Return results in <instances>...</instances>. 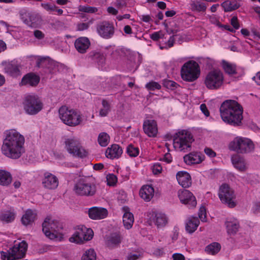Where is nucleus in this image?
<instances>
[{"instance_id": "1", "label": "nucleus", "mask_w": 260, "mask_h": 260, "mask_svg": "<svg viewBox=\"0 0 260 260\" xmlns=\"http://www.w3.org/2000/svg\"><path fill=\"white\" fill-rule=\"evenodd\" d=\"M5 134L2 146L3 154L12 159L19 158L25 151L24 137L13 129L7 131Z\"/></svg>"}, {"instance_id": "2", "label": "nucleus", "mask_w": 260, "mask_h": 260, "mask_svg": "<svg viewBox=\"0 0 260 260\" xmlns=\"http://www.w3.org/2000/svg\"><path fill=\"white\" fill-rule=\"evenodd\" d=\"M243 112L242 106L235 100H226L220 107V116L222 120L234 126L242 125Z\"/></svg>"}, {"instance_id": "3", "label": "nucleus", "mask_w": 260, "mask_h": 260, "mask_svg": "<svg viewBox=\"0 0 260 260\" xmlns=\"http://www.w3.org/2000/svg\"><path fill=\"white\" fill-rule=\"evenodd\" d=\"M61 121L66 125L75 126L81 122V118L76 111L66 106H61L58 110Z\"/></svg>"}, {"instance_id": "4", "label": "nucleus", "mask_w": 260, "mask_h": 260, "mask_svg": "<svg viewBox=\"0 0 260 260\" xmlns=\"http://www.w3.org/2000/svg\"><path fill=\"white\" fill-rule=\"evenodd\" d=\"M200 75V67L195 61L189 60L185 63L181 68V76L184 81L193 82L199 77Z\"/></svg>"}, {"instance_id": "5", "label": "nucleus", "mask_w": 260, "mask_h": 260, "mask_svg": "<svg viewBox=\"0 0 260 260\" xmlns=\"http://www.w3.org/2000/svg\"><path fill=\"white\" fill-rule=\"evenodd\" d=\"M27 249V244L25 241H22L18 245H15L7 252H1L2 260H17L23 258Z\"/></svg>"}, {"instance_id": "6", "label": "nucleus", "mask_w": 260, "mask_h": 260, "mask_svg": "<svg viewBox=\"0 0 260 260\" xmlns=\"http://www.w3.org/2000/svg\"><path fill=\"white\" fill-rule=\"evenodd\" d=\"M229 148L238 153H247L253 150L254 146L250 139L236 137L230 143Z\"/></svg>"}, {"instance_id": "7", "label": "nucleus", "mask_w": 260, "mask_h": 260, "mask_svg": "<svg viewBox=\"0 0 260 260\" xmlns=\"http://www.w3.org/2000/svg\"><path fill=\"white\" fill-rule=\"evenodd\" d=\"M193 141L190 133L183 130L176 134L173 139V145L175 149L185 151L191 147V144Z\"/></svg>"}, {"instance_id": "8", "label": "nucleus", "mask_w": 260, "mask_h": 260, "mask_svg": "<svg viewBox=\"0 0 260 260\" xmlns=\"http://www.w3.org/2000/svg\"><path fill=\"white\" fill-rule=\"evenodd\" d=\"M222 73L218 70H214L208 73L205 80V84L209 89H217L223 84Z\"/></svg>"}, {"instance_id": "9", "label": "nucleus", "mask_w": 260, "mask_h": 260, "mask_svg": "<svg viewBox=\"0 0 260 260\" xmlns=\"http://www.w3.org/2000/svg\"><path fill=\"white\" fill-rule=\"evenodd\" d=\"M25 112L30 115H35L39 113L43 108V103L38 96L28 95L25 98L23 102Z\"/></svg>"}, {"instance_id": "10", "label": "nucleus", "mask_w": 260, "mask_h": 260, "mask_svg": "<svg viewBox=\"0 0 260 260\" xmlns=\"http://www.w3.org/2000/svg\"><path fill=\"white\" fill-rule=\"evenodd\" d=\"M218 196L221 202L228 205L229 207L236 206V203L233 201L236 198L234 191L228 184L224 183L220 186Z\"/></svg>"}, {"instance_id": "11", "label": "nucleus", "mask_w": 260, "mask_h": 260, "mask_svg": "<svg viewBox=\"0 0 260 260\" xmlns=\"http://www.w3.org/2000/svg\"><path fill=\"white\" fill-rule=\"evenodd\" d=\"M65 144L68 152L73 156L80 158L87 156V152L77 140L68 139L65 141Z\"/></svg>"}, {"instance_id": "12", "label": "nucleus", "mask_w": 260, "mask_h": 260, "mask_svg": "<svg viewBox=\"0 0 260 260\" xmlns=\"http://www.w3.org/2000/svg\"><path fill=\"white\" fill-rule=\"evenodd\" d=\"M62 229L59 222L56 220H51L46 218L42 223V231L46 237L50 239H54L57 237L56 234Z\"/></svg>"}, {"instance_id": "13", "label": "nucleus", "mask_w": 260, "mask_h": 260, "mask_svg": "<svg viewBox=\"0 0 260 260\" xmlns=\"http://www.w3.org/2000/svg\"><path fill=\"white\" fill-rule=\"evenodd\" d=\"M74 189L78 195L92 196L95 193L96 187L94 184L81 180L75 185Z\"/></svg>"}, {"instance_id": "14", "label": "nucleus", "mask_w": 260, "mask_h": 260, "mask_svg": "<svg viewBox=\"0 0 260 260\" xmlns=\"http://www.w3.org/2000/svg\"><path fill=\"white\" fill-rule=\"evenodd\" d=\"M1 66L5 73L10 76L16 77L21 75L20 68L21 66L17 60L3 61L1 63Z\"/></svg>"}, {"instance_id": "15", "label": "nucleus", "mask_w": 260, "mask_h": 260, "mask_svg": "<svg viewBox=\"0 0 260 260\" xmlns=\"http://www.w3.org/2000/svg\"><path fill=\"white\" fill-rule=\"evenodd\" d=\"M97 31L104 38H110L114 34V26L108 21H103L97 25Z\"/></svg>"}, {"instance_id": "16", "label": "nucleus", "mask_w": 260, "mask_h": 260, "mask_svg": "<svg viewBox=\"0 0 260 260\" xmlns=\"http://www.w3.org/2000/svg\"><path fill=\"white\" fill-rule=\"evenodd\" d=\"M21 19L25 24L31 27H38L41 21L39 15L28 12L21 13Z\"/></svg>"}, {"instance_id": "17", "label": "nucleus", "mask_w": 260, "mask_h": 260, "mask_svg": "<svg viewBox=\"0 0 260 260\" xmlns=\"http://www.w3.org/2000/svg\"><path fill=\"white\" fill-rule=\"evenodd\" d=\"M178 197L180 202L188 205L190 207H194L197 205V201L193 194L188 190L178 191Z\"/></svg>"}, {"instance_id": "18", "label": "nucleus", "mask_w": 260, "mask_h": 260, "mask_svg": "<svg viewBox=\"0 0 260 260\" xmlns=\"http://www.w3.org/2000/svg\"><path fill=\"white\" fill-rule=\"evenodd\" d=\"M56 65V63L48 56H37L36 67L47 69L50 73H51Z\"/></svg>"}, {"instance_id": "19", "label": "nucleus", "mask_w": 260, "mask_h": 260, "mask_svg": "<svg viewBox=\"0 0 260 260\" xmlns=\"http://www.w3.org/2000/svg\"><path fill=\"white\" fill-rule=\"evenodd\" d=\"M42 184L44 187L49 189H54L58 185L57 178L54 175L46 172L44 174V178L42 179Z\"/></svg>"}, {"instance_id": "20", "label": "nucleus", "mask_w": 260, "mask_h": 260, "mask_svg": "<svg viewBox=\"0 0 260 260\" xmlns=\"http://www.w3.org/2000/svg\"><path fill=\"white\" fill-rule=\"evenodd\" d=\"M143 129L148 136L155 137L158 131L156 121L150 119L145 120L143 123Z\"/></svg>"}, {"instance_id": "21", "label": "nucleus", "mask_w": 260, "mask_h": 260, "mask_svg": "<svg viewBox=\"0 0 260 260\" xmlns=\"http://www.w3.org/2000/svg\"><path fill=\"white\" fill-rule=\"evenodd\" d=\"M16 217V211L13 208L2 210L0 212V221L7 223L13 222Z\"/></svg>"}, {"instance_id": "22", "label": "nucleus", "mask_w": 260, "mask_h": 260, "mask_svg": "<svg viewBox=\"0 0 260 260\" xmlns=\"http://www.w3.org/2000/svg\"><path fill=\"white\" fill-rule=\"evenodd\" d=\"M40 77L34 73H29L24 75L21 82L22 85H28L32 87L36 86L40 82Z\"/></svg>"}, {"instance_id": "23", "label": "nucleus", "mask_w": 260, "mask_h": 260, "mask_svg": "<svg viewBox=\"0 0 260 260\" xmlns=\"http://www.w3.org/2000/svg\"><path fill=\"white\" fill-rule=\"evenodd\" d=\"M107 214V209L103 208L94 207L90 208L88 210L89 217L93 219L104 218Z\"/></svg>"}, {"instance_id": "24", "label": "nucleus", "mask_w": 260, "mask_h": 260, "mask_svg": "<svg viewBox=\"0 0 260 260\" xmlns=\"http://www.w3.org/2000/svg\"><path fill=\"white\" fill-rule=\"evenodd\" d=\"M176 178L179 184L184 188L188 187L191 184L190 175L185 171L178 172Z\"/></svg>"}, {"instance_id": "25", "label": "nucleus", "mask_w": 260, "mask_h": 260, "mask_svg": "<svg viewBox=\"0 0 260 260\" xmlns=\"http://www.w3.org/2000/svg\"><path fill=\"white\" fill-rule=\"evenodd\" d=\"M77 236H78V241L80 243L83 241H89L91 240L93 236V232L91 229H87L86 227H82L81 229H78L77 231Z\"/></svg>"}, {"instance_id": "26", "label": "nucleus", "mask_w": 260, "mask_h": 260, "mask_svg": "<svg viewBox=\"0 0 260 260\" xmlns=\"http://www.w3.org/2000/svg\"><path fill=\"white\" fill-rule=\"evenodd\" d=\"M90 45L89 39L86 37H80L75 42V47L81 53H85Z\"/></svg>"}, {"instance_id": "27", "label": "nucleus", "mask_w": 260, "mask_h": 260, "mask_svg": "<svg viewBox=\"0 0 260 260\" xmlns=\"http://www.w3.org/2000/svg\"><path fill=\"white\" fill-rule=\"evenodd\" d=\"M122 153V148L117 144L112 145L107 149L105 152L106 157L111 159L118 158Z\"/></svg>"}, {"instance_id": "28", "label": "nucleus", "mask_w": 260, "mask_h": 260, "mask_svg": "<svg viewBox=\"0 0 260 260\" xmlns=\"http://www.w3.org/2000/svg\"><path fill=\"white\" fill-rule=\"evenodd\" d=\"M122 210L124 212L123 215V225L126 229H129L132 227L134 221L133 214L129 212V208L126 206L123 207Z\"/></svg>"}, {"instance_id": "29", "label": "nucleus", "mask_w": 260, "mask_h": 260, "mask_svg": "<svg viewBox=\"0 0 260 260\" xmlns=\"http://www.w3.org/2000/svg\"><path fill=\"white\" fill-rule=\"evenodd\" d=\"M88 58L96 63L99 66H103L105 63V57L100 52L92 51L88 54Z\"/></svg>"}, {"instance_id": "30", "label": "nucleus", "mask_w": 260, "mask_h": 260, "mask_svg": "<svg viewBox=\"0 0 260 260\" xmlns=\"http://www.w3.org/2000/svg\"><path fill=\"white\" fill-rule=\"evenodd\" d=\"M121 236L117 233L111 234L107 238L106 244L109 248H113L118 246L121 241Z\"/></svg>"}, {"instance_id": "31", "label": "nucleus", "mask_w": 260, "mask_h": 260, "mask_svg": "<svg viewBox=\"0 0 260 260\" xmlns=\"http://www.w3.org/2000/svg\"><path fill=\"white\" fill-rule=\"evenodd\" d=\"M184 162L188 165L199 164L203 160L200 155L197 152H191L184 156Z\"/></svg>"}, {"instance_id": "32", "label": "nucleus", "mask_w": 260, "mask_h": 260, "mask_svg": "<svg viewBox=\"0 0 260 260\" xmlns=\"http://www.w3.org/2000/svg\"><path fill=\"white\" fill-rule=\"evenodd\" d=\"M154 194V189L150 185L143 186L140 190L141 197L146 201H149Z\"/></svg>"}, {"instance_id": "33", "label": "nucleus", "mask_w": 260, "mask_h": 260, "mask_svg": "<svg viewBox=\"0 0 260 260\" xmlns=\"http://www.w3.org/2000/svg\"><path fill=\"white\" fill-rule=\"evenodd\" d=\"M37 214L32 210H27L21 218L22 223L27 226L31 224L36 218Z\"/></svg>"}, {"instance_id": "34", "label": "nucleus", "mask_w": 260, "mask_h": 260, "mask_svg": "<svg viewBox=\"0 0 260 260\" xmlns=\"http://www.w3.org/2000/svg\"><path fill=\"white\" fill-rule=\"evenodd\" d=\"M232 161L235 167L240 171H244L246 170L245 159L238 155H233Z\"/></svg>"}, {"instance_id": "35", "label": "nucleus", "mask_w": 260, "mask_h": 260, "mask_svg": "<svg viewBox=\"0 0 260 260\" xmlns=\"http://www.w3.org/2000/svg\"><path fill=\"white\" fill-rule=\"evenodd\" d=\"M200 221L197 217H191L187 220L185 229L189 233H192L197 230Z\"/></svg>"}, {"instance_id": "36", "label": "nucleus", "mask_w": 260, "mask_h": 260, "mask_svg": "<svg viewBox=\"0 0 260 260\" xmlns=\"http://www.w3.org/2000/svg\"><path fill=\"white\" fill-rule=\"evenodd\" d=\"M12 181L11 174L8 171L0 170V185L7 186Z\"/></svg>"}, {"instance_id": "37", "label": "nucleus", "mask_w": 260, "mask_h": 260, "mask_svg": "<svg viewBox=\"0 0 260 260\" xmlns=\"http://www.w3.org/2000/svg\"><path fill=\"white\" fill-rule=\"evenodd\" d=\"M221 6L225 12H231L238 9L241 5L237 0H231L224 2Z\"/></svg>"}, {"instance_id": "38", "label": "nucleus", "mask_w": 260, "mask_h": 260, "mask_svg": "<svg viewBox=\"0 0 260 260\" xmlns=\"http://www.w3.org/2000/svg\"><path fill=\"white\" fill-rule=\"evenodd\" d=\"M152 220L158 228L164 226L167 222L165 214L162 213H155Z\"/></svg>"}, {"instance_id": "39", "label": "nucleus", "mask_w": 260, "mask_h": 260, "mask_svg": "<svg viewBox=\"0 0 260 260\" xmlns=\"http://www.w3.org/2000/svg\"><path fill=\"white\" fill-rule=\"evenodd\" d=\"M221 249V246L217 242H213L205 247V251L209 254L214 255L217 253Z\"/></svg>"}, {"instance_id": "40", "label": "nucleus", "mask_w": 260, "mask_h": 260, "mask_svg": "<svg viewBox=\"0 0 260 260\" xmlns=\"http://www.w3.org/2000/svg\"><path fill=\"white\" fill-rule=\"evenodd\" d=\"M222 67L225 72L229 75H235L237 74L236 67L225 60L222 61Z\"/></svg>"}, {"instance_id": "41", "label": "nucleus", "mask_w": 260, "mask_h": 260, "mask_svg": "<svg viewBox=\"0 0 260 260\" xmlns=\"http://www.w3.org/2000/svg\"><path fill=\"white\" fill-rule=\"evenodd\" d=\"M102 105V108L100 110L99 115L101 117H105L110 111L111 106L110 103L105 99H103Z\"/></svg>"}, {"instance_id": "42", "label": "nucleus", "mask_w": 260, "mask_h": 260, "mask_svg": "<svg viewBox=\"0 0 260 260\" xmlns=\"http://www.w3.org/2000/svg\"><path fill=\"white\" fill-rule=\"evenodd\" d=\"M228 233L231 235L235 234L239 229V224L236 221H228L226 222Z\"/></svg>"}, {"instance_id": "43", "label": "nucleus", "mask_w": 260, "mask_h": 260, "mask_svg": "<svg viewBox=\"0 0 260 260\" xmlns=\"http://www.w3.org/2000/svg\"><path fill=\"white\" fill-rule=\"evenodd\" d=\"M110 141V137L106 133H101L98 137V142L99 144L102 147H105L108 145Z\"/></svg>"}, {"instance_id": "44", "label": "nucleus", "mask_w": 260, "mask_h": 260, "mask_svg": "<svg viewBox=\"0 0 260 260\" xmlns=\"http://www.w3.org/2000/svg\"><path fill=\"white\" fill-rule=\"evenodd\" d=\"M96 253L93 249H89L85 251L82 256V260H96Z\"/></svg>"}, {"instance_id": "45", "label": "nucleus", "mask_w": 260, "mask_h": 260, "mask_svg": "<svg viewBox=\"0 0 260 260\" xmlns=\"http://www.w3.org/2000/svg\"><path fill=\"white\" fill-rule=\"evenodd\" d=\"M191 7L193 11H197L198 12L205 11L207 8L204 3H200L199 1L192 2Z\"/></svg>"}, {"instance_id": "46", "label": "nucleus", "mask_w": 260, "mask_h": 260, "mask_svg": "<svg viewBox=\"0 0 260 260\" xmlns=\"http://www.w3.org/2000/svg\"><path fill=\"white\" fill-rule=\"evenodd\" d=\"M127 153L131 157L137 156L139 153V150L138 147H134L132 144L128 145L126 149Z\"/></svg>"}, {"instance_id": "47", "label": "nucleus", "mask_w": 260, "mask_h": 260, "mask_svg": "<svg viewBox=\"0 0 260 260\" xmlns=\"http://www.w3.org/2000/svg\"><path fill=\"white\" fill-rule=\"evenodd\" d=\"M163 85L166 88L171 90H174L179 86L175 82L168 80H164L163 81Z\"/></svg>"}, {"instance_id": "48", "label": "nucleus", "mask_w": 260, "mask_h": 260, "mask_svg": "<svg viewBox=\"0 0 260 260\" xmlns=\"http://www.w3.org/2000/svg\"><path fill=\"white\" fill-rule=\"evenodd\" d=\"M79 11L88 13H94L97 12L98 9L95 7L90 6H80Z\"/></svg>"}, {"instance_id": "49", "label": "nucleus", "mask_w": 260, "mask_h": 260, "mask_svg": "<svg viewBox=\"0 0 260 260\" xmlns=\"http://www.w3.org/2000/svg\"><path fill=\"white\" fill-rule=\"evenodd\" d=\"M146 87L149 90H154L155 89H160L161 86L156 82L151 81L146 84Z\"/></svg>"}, {"instance_id": "50", "label": "nucleus", "mask_w": 260, "mask_h": 260, "mask_svg": "<svg viewBox=\"0 0 260 260\" xmlns=\"http://www.w3.org/2000/svg\"><path fill=\"white\" fill-rule=\"evenodd\" d=\"M107 184L109 186H113L117 182V177L114 174H109L107 177Z\"/></svg>"}, {"instance_id": "51", "label": "nucleus", "mask_w": 260, "mask_h": 260, "mask_svg": "<svg viewBox=\"0 0 260 260\" xmlns=\"http://www.w3.org/2000/svg\"><path fill=\"white\" fill-rule=\"evenodd\" d=\"M198 214L199 218L202 221H206V211L205 207L202 206L200 207Z\"/></svg>"}, {"instance_id": "52", "label": "nucleus", "mask_w": 260, "mask_h": 260, "mask_svg": "<svg viewBox=\"0 0 260 260\" xmlns=\"http://www.w3.org/2000/svg\"><path fill=\"white\" fill-rule=\"evenodd\" d=\"M231 23L233 27L236 29H238L240 27L238 18L236 16H234L232 17L231 20Z\"/></svg>"}, {"instance_id": "53", "label": "nucleus", "mask_w": 260, "mask_h": 260, "mask_svg": "<svg viewBox=\"0 0 260 260\" xmlns=\"http://www.w3.org/2000/svg\"><path fill=\"white\" fill-rule=\"evenodd\" d=\"M162 170V167L159 164H155L153 166L152 171L154 174L160 173Z\"/></svg>"}, {"instance_id": "54", "label": "nucleus", "mask_w": 260, "mask_h": 260, "mask_svg": "<svg viewBox=\"0 0 260 260\" xmlns=\"http://www.w3.org/2000/svg\"><path fill=\"white\" fill-rule=\"evenodd\" d=\"M204 152L210 157H214L216 156V153L210 148H206L204 149Z\"/></svg>"}, {"instance_id": "55", "label": "nucleus", "mask_w": 260, "mask_h": 260, "mask_svg": "<svg viewBox=\"0 0 260 260\" xmlns=\"http://www.w3.org/2000/svg\"><path fill=\"white\" fill-rule=\"evenodd\" d=\"M34 35L37 39L39 40L43 39L45 37L44 34L39 30H35L34 32Z\"/></svg>"}, {"instance_id": "56", "label": "nucleus", "mask_w": 260, "mask_h": 260, "mask_svg": "<svg viewBox=\"0 0 260 260\" xmlns=\"http://www.w3.org/2000/svg\"><path fill=\"white\" fill-rule=\"evenodd\" d=\"M173 260H185V257L181 253H176L173 254Z\"/></svg>"}, {"instance_id": "57", "label": "nucleus", "mask_w": 260, "mask_h": 260, "mask_svg": "<svg viewBox=\"0 0 260 260\" xmlns=\"http://www.w3.org/2000/svg\"><path fill=\"white\" fill-rule=\"evenodd\" d=\"M200 109L202 112L205 114V116H209L210 113L205 104H202L200 106Z\"/></svg>"}, {"instance_id": "58", "label": "nucleus", "mask_w": 260, "mask_h": 260, "mask_svg": "<svg viewBox=\"0 0 260 260\" xmlns=\"http://www.w3.org/2000/svg\"><path fill=\"white\" fill-rule=\"evenodd\" d=\"M140 256V254L130 253L127 256V260H136Z\"/></svg>"}, {"instance_id": "59", "label": "nucleus", "mask_w": 260, "mask_h": 260, "mask_svg": "<svg viewBox=\"0 0 260 260\" xmlns=\"http://www.w3.org/2000/svg\"><path fill=\"white\" fill-rule=\"evenodd\" d=\"M178 36V35H173L171 36L168 41V45L169 47H172L174 45V43L175 42V37H177Z\"/></svg>"}, {"instance_id": "60", "label": "nucleus", "mask_w": 260, "mask_h": 260, "mask_svg": "<svg viewBox=\"0 0 260 260\" xmlns=\"http://www.w3.org/2000/svg\"><path fill=\"white\" fill-rule=\"evenodd\" d=\"M89 27V24L87 23H82L78 25V30L82 31L87 29Z\"/></svg>"}, {"instance_id": "61", "label": "nucleus", "mask_w": 260, "mask_h": 260, "mask_svg": "<svg viewBox=\"0 0 260 260\" xmlns=\"http://www.w3.org/2000/svg\"><path fill=\"white\" fill-rule=\"evenodd\" d=\"M77 231L75 232V233L73 235V236L70 238L69 241L71 242H75L76 243H80L79 241H78V236H77Z\"/></svg>"}, {"instance_id": "62", "label": "nucleus", "mask_w": 260, "mask_h": 260, "mask_svg": "<svg viewBox=\"0 0 260 260\" xmlns=\"http://www.w3.org/2000/svg\"><path fill=\"white\" fill-rule=\"evenodd\" d=\"M150 38L153 41H158L161 37L160 36L159 32H155L151 35Z\"/></svg>"}, {"instance_id": "63", "label": "nucleus", "mask_w": 260, "mask_h": 260, "mask_svg": "<svg viewBox=\"0 0 260 260\" xmlns=\"http://www.w3.org/2000/svg\"><path fill=\"white\" fill-rule=\"evenodd\" d=\"M107 11L109 14L116 15L118 13V11L113 7H109L107 8Z\"/></svg>"}, {"instance_id": "64", "label": "nucleus", "mask_w": 260, "mask_h": 260, "mask_svg": "<svg viewBox=\"0 0 260 260\" xmlns=\"http://www.w3.org/2000/svg\"><path fill=\"white\" fill-rule=\"evenodd\" d=\"M252 79L257 85H260V72H258Z\"/></svg>"}]
</instances>
